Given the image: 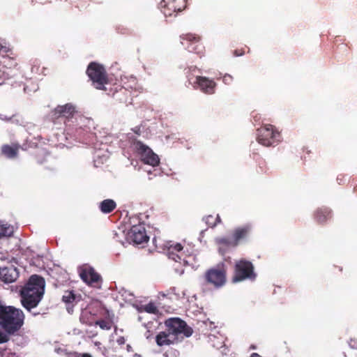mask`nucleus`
Returning a JSON list of instances; mask_svg holds the SVG:
<instances>
[{
  "label": "nucleus",
  "mask_w": 357,
  "mask_h": 357,
  "mask_svg": "<svg viewBox=\"0 0 357 357\" xmlns=\"http://www.w3.org/2000/svg\"><path fill=\"white\" fill-rule=\"evenodd\" d=\"M24 318L22 310L0 301V327L5 333L10 335L17 334L24 325Z\"/></svg>",
  "instance_id": "obj_1"
},
{
  "label": "nucleus",
  "mask_w": 357,
  "mask_h": 357,
  "mask_svg": "<svg viewBox=\"0 0 357 357\" xmlns=\"http://www.w3.org/2000/svg\"><path fill=\"white\" fill-rule=\"evenodd\" d=\"M92 85L98 90L107 91L106 85L109 84V78L105 67L96 62H91L86 71Z\"/></svg>",
  "instance_id": "obj_2"
},
{
  "label": "nucleus",
  "mask_w": 357,
  "mask_h": 357,
  "mask_svg": "<svg viewBox=\"0 0 357 357\" xmlns=\"http://www.w3.org/2000/svg\"><path fill=\"white\" fill-rule=\"evenodd\" d=\"M165 324L171 335L178 339V343L181 342L184 337H189L192 335V328L180 318L168 319Z\"/></svg>",
  "instance_id": "obj_3"
},
{
  "label": "nucleus",
  "mask_w": 357,
  "mask_h": 357,
  "mask_svg": "<svg viewBox=\"0 0 357 357\" xmlns=\"http://www.w3.org/2000/svg\"><path fill=\"white\" fill-rule=\"evenodd\" d=\"M257 140L264 146H275L281 141L280 132L271 124H266L257 130Z\"/></svg>",
  "instance_id": "obj_4"
},
{
  "label": "nucleus",
  "mask_w": 357,
  "mask_h": 357,
  "mask_svg": "<svg viewBox=\"0 0 357 357\" xmlns=\"http://www.w3.org/2000/svg\"><path fill=\"white\" fill-rule=\"evenodd\" d=\"M132 146L140 160L144 164L149 165L152 167H156L160 163V158L153 150L141 141L135 139Z\"/></svg>",
  "instance_id": "obj_5"
},
{
  "label": "nucleus",
  "mask_w": 357,
  "mask_h": 357,
  "mask_svg": "<svg viewBox=\"0 0 357 357\" xmlns=\"http://www.w3.org/2000/svg\"><path fill=\"white\" fill-rule=\"evenodd\" d=\"M80 278L88 285L100 289L102 279L101 275L95 269L87 264L80 266L78 269Z\"/></svg>",
  "instance_id": "obj_6"
},
{
  "label": "nucleus",
  "mask_w": 357,
  "mask_h": 357,
  "mask_svg": "<svg viewBox=\"0 0 357 357\" xmlns=\"http://www.w3.org/2000/svg\"><path fill=\"white\" fill-rule=\"evenodd\" d=\"M226 270L223 266L212 268L206 271L204 280L207 284L213 285L215 288H220L226 283Z\"/></svg>",
  "instance_id": "obj_7"
},
{
  "label": "nucleus",
  "mask_w": 357,
  "mask_h": 357,
  "mask_svg": "<svg viewBox=\"0 0 357 357\" xmlns=\"http://www.w3.org/2000/svg\"><path fill=\"white\" fill-rule=\"evenodd\" d=\"M45 282L43 277L38 275H32L25 285L21 289L20 293L36 295L41 293L44 295Z\"/></svg>",
  "instance_id": "obj_8"
},
{
  "label": "nucleus",
  "mask_w": 357,
  "mask_h": 357,
  "mask_svg": "<svg viewBox=\"0 0 357 357\" xmlns=\"http://www.w3.org/2000/svg\"><path fill=\"white\" fill-rule=\"evenodd\" d=\"M181 38L187 42L186 48L189 52H194L200 57L204 55L205 47L199 36L192 33H186L181 36Z\"/></svg>",
  "instance_id": "obj_9"
},
{
  "label": "nucleus",
  "mask_w": 357,
  "mask_h": 357,
  "mask_svg": "<svg viewBox=\"0 0 357 357\" xmlns=\"http://www.w3.org/2000/svg\"><path fill=\"white\" fill-rule=\"evenodd\" d=\"M187 0H162L161 6L165 16H171L173 13L181 12L186 8Z\"/></svg>",
  "instance_id": "obj_10"
},
{
  "label": "nucleus",
  "mask_w": 357,
  "mask_h": 357,
  "mask_svg": "<svg viewBox=\"0 0 357 357\" xmlns=\"http://www.w3.org/2000/svg\"><path fill=\"white\" fill-rule=\"evenodd\" d=\"M127 238L130 242L135 244H141L148 241L145 228L142 225H134L128 233Z\"/></svg>",
  "instance_id": "obj_11"
},
{
  "label": "nucleus",
  "mask_w": 357,
  "mask_h": 357,
  "mask_svg": "<svg viewBox=\"0 0 357 357\" xmlns=\"http://www.w3.org/2000/svg\"><path fill=\"white\" fill-rule=\"evenodd\" d=\"M76 113L75 107L71 103H67L63 105H58L52 112V118L54 120L60 117H65L66 119H72Z\"/></svg>",
  "instance_id": "obj_12"
},
{
  "label": "nucleus",
  "mask_w": 357,
  "mask_h": 357,
  "mask_svg": "<svg viewBox=\"0 0 357 357\" xmlns=\"http://www.w3.org/2000/svg\"><path fill=\"white\" fill-rule=\"evenodd\" d=\"M21 303L22 306L29 312L37 307L42 300L43 295L41 293L32 295L30 294L20 293Z\"/></svg>",
  "instance_id": "obj_13"
},
{
  "label": "nucleus",
  "mask_w": 357,
  "mask_h": 357,
  "mask_svg": "<svg viewBox=\"0 0 357 357\" xmlns=\"http://www.w3.org/2000/svg\"><path fill=\"white\" fill-rule=\"evenodd\" d=\"M196 84L199 89L204 93L213 94L216 86L215 82L208 77L197 76L196 77Z\"/></svg>",
  "instance_id": "obj_14"
},
{
  "label": "nucleus",
  "mask_w": 357,
  "mask_h": 357,
  "mask_svg": "<svg viewBox=\"0 0 357 357\" xmlns=\"http://www.w3.org/2000/svg\"><path fill=\"white\" fill-rule=\"evenodd\" d=\"M178 339L173 337L167 329L161 331L155 336V342L159 347L178 344Z\"/></svg>",
  "instance_id": "obj_15"
},
{
  "label": "nucleus",
  "mask_w": 357,
  "mask_h": 357,
  "mask_svg": "<svg viewBox=\"0 0 357 357\" xmlns=\"http://www.w3.org/2000/svg\"><path fill=\"white\" fill-rule=\"evenodd\" d=\"M19 276V273L15 267H6L0 271V278L6 283L15 282Z\"/></svg>",
  "instance_id": "obj_16"
},
{
  "label": "nucleus",
  "mask_w": 357,
  "mask_h": 357,
  "mask_svg": "<svg viewBox=\"0 0 357 357\" xmlns=\"http://www.w3.org/2000/svg\"><path fill=\"white\" fill-rule=\"evenodd\" d=\"M245 279V259H241L236 261L234 266V272L232 282L236 283Z\"/></svg>",
  "instance_id": "obj_17"
},
{
  "label": "nucleus",
  "mask_w": 357,
  "mask_h": 357,
  "mask_svg": "<svg viewBox=\"0 0 357 357\" xmlns=\"http://www.w3.org/2000/svg\"><path fill=\"white\" fill-rule=\"evenodd\" d=\"M332 218V211L329 208L321 207L317 208L314 213V218L318 224H324Z\"/></svg>",
  "instance_id": "obj_18"
},
{
  "label": "nucleus",
  "mask_w": 357,
  "mask_h": 357,
  "mask_svg": "<svg viewBox=\"0 0 357 357\" xmlns=\"http://www.w3.org/2000/svg\"><path fill=\"white\" fill-rule=\"evenodd\" d=\"M0 56L3 59H8L12 63L14 61L15 54L10 43L2 38H0Z\"/></svg>",
  "instance_id": "obj_19"
},
{
  "label": "nucleus",
  "mask_w": 357,
  "mask_h": 357,
  "mask_svg": "<svg viewBox=\"0 0 357 357\" xmlns=\"http://www.w3.org/2000/svg\"><path fill=\"white\" fill-rule=\"evenodd\" d=\"M81 300V295L75 294L73 290H67L64 291L62 296V301L66 305H71L73 306Z\"/></svg>",
  "instance_id": "obj_20"
},
{
  "label": "nucleus",
  "mask_w": 357,
  "mask_h": 357,
  "mask_svg": "<svg viewBox=\"0 0 357 357\" xmlns=\"http://www.w3.org/2000/svg\"><path fill=\"white\" fill-rule=\"evenodd\" d=\"M19 151V146L13 144L12 146L4 144L1 148V153L2 155L8 158H14L17 157Z\"/></svg>",
  "instance_id": "obj_21"
},
{
  "label": "nucleus",
  "mask_w": 357,
  "mask_h": 357,
  "mask_svg": "<svg viewBox=\"0 0 357 357\" xmlns=\"http://www.w3.org/2000/svg\"><path fill=\"white\" fill-rule=\"evenodd\" d=\"M116 207V204L113 199H107L101 202L99 204V208L103 213H109Z\"/></svg>",
  "instance_id": "obj_22"
},
{
  "label": "nucleus",
  "mask_w": 357,
  "mask_h": 357,
  "mask_svg": "<svg viewBox=\"0 0 357 357\" xmlns=\"http://www.w3.org/2000/svg\"><path fill=\"white\" fill-rule=\"evenodd\" d=\"M245 235V229L244 228H238L235 229L231 236V238L234 243L235 245L238 244V242L239 240L242 239Z\"/></svg>",
  "instance_id": "obj_23"
},
{
  "label": "nucleus",
  "mask_w": 357,
  "mask_h": 357,
  "mask_svg": "<svg viewBox=\"0 0 357 357\" xmlns=\"http://www.w3.org/2000/svg\"><path fill=\"white\" fill-rule=\"evenodd\" d=\"M13 234V228L8 225H0V239L10 236Z\"/></svg>",
  "instance_id": "obj_24"
},
{
  "label": "nucleus",
  "mask_w": 357,
  "mask_h": 357,
  "mask_svg": "<svg viewBox=\"0 0 357 357\" xmlns=\"http://www.w3.org/2000/svg\"><path fill=\"white\" fill-rule=\"evenodd\" d=\"M257 278V274L254 271L253 264L247 261V280L254 281Z\"/></svg>",
  "instance_id": "obj_25"
},
{
  "label": "nucleus",
  "mask_w": 357,
  "mask_h": 357,
  "mask_svg": "<svg viewBox=\"0 0 357 357\" xmlns=\"http://www.w3.org/2000/svg\"><path fill=\"white\" fill-rule=\"evenodd\" d=\"M216 243L218 245H222L225 246H236L230 237H220L215 239Z\"/></svg>",
  "instance_id": "obj_26"
},
{
  "label": "nucleus",
  "mask_w": 357,
  "mask_h": 357,
  "mask_svg": "<svg viewBox=\"0 0 357 357\" xmlns=\"http://www.w3.org/2000/svg\"><path fill=\"white\" fill-rule=\"evenodd\" d=\"M204 220L207 225H208L211 227H213L216 226L218 224V222L220 221V217L218 216V215H217L216 218L210 215H207L206 217H205Z\"/></svg>",
  "instance_id": "obj_27"
},
{
  "label": "nucleus",
  "mask_w": 357,
  "mask_h": 357,
  "mask_svg": "<svg viewBox=\"0 0 357 357\" xmlns=\"http://www.w3.org/2000/svg\"><path fill=\"white\" fill-rule=\"evenodd\" d=\"M169 244V246H168V250L167 251L169 252V253H170V252H181L183 247V245L180 243H172V242H169L168 243Z\"/></svg>",
  "instance_id": "obj_28"
},
{
  "label": "nucleus",
  "mask_w": 357,
  "mask_h": 357,
  "mask_svg": "<svg viewBox=\"0 0 357 357\" xmlns=\"http://www.w3.org/2000/svg\"><path fill=\"white\" fill-rule=\"evenodd\" d=\"M96 324L102 330H110L112 328V323L103 319L97 321Z\"/></svg>",
  "instance_id": "obj_29"
},
{
  "label": "nucleus",
  "mask_w": 357,
  "mask_h": 357,
  "mask_svg": "<svg viewBox=\"0 0 357 357\" xmlns=\"http://www.w3.org/2000/svg\"><path fill=\"white\" fill-rule=\"evenodd\" d=\"M144 310L148 313L156 314L158 310L157 307L153 303H149L144 305Z\"/></svg>",
  "instance_id": "obj_30"
},
{
  "label": "nucleus",
  "mask_w": 357,
  "mask_h": 357,
  "mask_svg": "<svg viewBox=\"0 0 357 357\" xmlns=\"http://www.w3.org/2000/svg\"><path fill=\"white\" fill-rule=\"evenodd\" d=\"M13 355L8 349L0 347V357H13Z\"/></svg>",
  "instance_id": "obj_31"
},
{
  "label": "nucleus",
  "mask_w": 357,
  "mask_h": 357,
  "mask_svg": "<svg viewBox=\"0 0 357 357\" xmlns=\"http://www.w3.org/2000/svg\"><path fill=\"white\" fill-rule=\"evenodd\" d=\"M167 255L169 258L172 259L174 261L176 262H181V257L178 255H177L176 252H173L172 251L170 252V253H169V252L167 251Z\"/></svg>",
  "instance_id": "obj_32"
},
{
  "label": "nucleus",
  "mask_w": 357,
  "mask_h": 357,
  "mask_svg": "<svg viewBox=\"0 0 357 357\" xmlns=\"http://www.w3.org/2000/svg\"><path fill=\"white\" fill-rule=\"evenodd\" d=\"M6 333H4L0 331V344L6 343L9 341V337Z\"/></svg>",
  "instance_id": "obj_33"
},
{
  "label": "nucleus",
  "mask_w": 357,
  "mask_h": 357,
  "mask_svg": "<svg viewBox=\"0 0 357 357\" xmlns=\"http://www.w3.org/2000/svg\"><path fill=\"white\" fill-rule=\"evenodd\" d=\"M244 54V51L243 49H241V50H235L234 52H233V54L234 56H242Z\"/></svg>",
  "instance_id": "obj_34"
},
{
  "label": "nucleus",
  "mask_w": 357,
  "mask_h": 357,
  "mask_svg": "<svg viewBox=\"0 0 357 357\" xmlns=\"http://www.w3.org/2000/svg\"><path fill=\"white\" fill-rule=\"evenodd\" d=\"M81 356V353H78V352H70V353H68L66 354V357H80Z\"/></svg>",
  "instance_id": "obj_35"
},
{
  "label": "nucleus",
  "mask_w": 357,
  "mask_h": 357,
  "mask_svg": "<svg viewBox=\"0 0 357 357\" xmlns=\"http://www.w3.org/2000/svg\"><path fill=\"white\" fill-rule=\"evenodd\" d=\"M116 342L119 344V345H123L126 343V339L123 336H120L117 338L116 340Z\"/></svg>",
  "instance_id": "obj_36"
},
{
  "label": "nucleus",
  "mask_w": 357,
  "mask_h": 357,
  "mask_svg": "<svg viewBox=\"0 0 357 357\" xmlns=\"http://www.w3.org/2000/svg\"><path fill=\"white\" fill-rule=\"evenodd\" d=\"M252 116H253V118H254V119H255V121L256 122H257L258 121H259V120H260V119H261V116H260L259 114H256L255 115H252Z\"/></svg>",
  "instance_id": "obj_37"
},
{
  "label": "nucleus",
  "mask_w": 357,
  "mask_h": 357,
  "mask_svg": "<svg viewBox=\"0 0 357 357\" xmlns=\"http://www.w3.org/2000/svg\"><path fill=\"white\" fill-rule=\"evenodd\" d=\"M80 357H93V356L90 354L83 353V354H81Z\"/></svg>",
  "instance_id": "obj_38"
},
{
  "label": "nucleus",
  "mask_w": 357,
  "mask_h": 357,
  "mask_svg": "<svg viewBox=\"0 0 357 357\" xmlns=\"http://www.w3.org/2000/svg\"><path fill=\"white\" fill-rule=\"evenodd\" d=\"M250 357H261L258 354L253 353Z\"/></svg>",
  "instance_id": "obj_39"
},
{
  "label": "nucleus",
  "mask_w": 357,
  "mask_h": 357,
  "mask_svg": "<svg viewBox=\"0 0 357 357\" xmlns=\"http://www.w3.org/2000/svg\"><path fill=\"white\" fill-rule=\"evenodd\" d=\"M126 347L128 351H132V347L130 344H127Z\"/></svg>",
  "instance_id": "obj_40"
},
{
  "label": "nucleus",
  "mask_w": 357,
  "mask_h": 357,
  "mask_svg": "<svg viewBox=\"0 0 357 357\" xmlns=\"http://www.w3.org/2000/svg\"><path fill=\"white\" fill-rule=\"evenodd\" d=\"M0 63H3V67H6L7 66V64L6 63V61H0Z\"/></svg>",
  "instance_id": "obj_41"
},
{
  "label": "nucleus",
  "mask_w": 357,
  "mask_h": 357,
  "mask_svg": "<svg viewBox=\"0 0 357 357\" xmlns=\"http://www.w3.org/2000/svg\"><path fill=\"white\" fill-rule=\"evenodd\" d=\"M33 314L34 316H36V315L39 314V312H37V313H35V312H34V313H33Z\"/></svg>",
  "instance_id": "obj_42"
}]
</instances>
